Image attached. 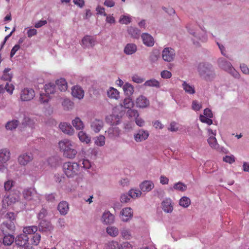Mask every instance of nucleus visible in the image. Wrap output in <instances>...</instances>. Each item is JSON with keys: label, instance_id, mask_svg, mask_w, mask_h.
Masks as SVG:
<instances>
[{"label": "nucleus", "instance_id": "a19ab883", "mask_svg": "<svg viewBox=\"0 0 249 249\" xmlns=\"http://www.w3.org/2000/svg\"><path fill=\"white\" fill-rule=\"evenodd\" d=\"M18 124L19 122L18 121L14 120L7 122L5 125V127L8 130H12L15 129L18 125Z\"/></svg>", "mask_w": 249, "mask_h": 249}, {"label": "nucleus", "instance_id": "79ce46f5", "mask_svg": "<svg viewBox=\"0 0 249 249\" xmlns=\"http://www.w3.org/2000/svg\"><path fill=\"white\" fill-rule=\"evenodd\" d=\"M105 137L100 135L97 137L95 140V144L98 146H103L105 144Z\"/></svg>", "mask_w": 249, "mask_h": 249}, {"label": "nucleus", "instance_id": "09e8293b", "mask_svg": "<svg viewBox=\"0 0 249 249\" xmlns=\"http://www.w3.org/2000/svg\"><path fill=\"white\" fill-rule=\"evenodd\" d=\"M134 106V102L130 98H126L124 100V106L126 108L131 109Z\"/></svg>", "mask_w": 249, "mask_h": 249}, {"label": "nucleus", "instance_id": "c756f323", "mask_svg": "<svg viewBox=\"0 0 249 249\" xmlns=\"http://www.w3.org/2000/svg\"><path fill=\"white\" fill-rule=\"evenodd\" d=\"M137 51V46L133 43L127 44L124 49V53L126 54H132Z\"/></svg>", "mask_w": 249, "mask_h": 249}, {"label": "nucleus", "instance_id": "f3484780", "mask_svg": "<svg viewBox=\"0 0 249 249\" xmlns=\"http://www.w3.org/2000/svg\"><path fill=\"white\" fill-rule=\"evenodd\" d=\"M11 153L10 151L6 148L0 150V161L6 163L10 159Z\"/></svg>", "mask_w": 249, "mask_h": 249}, {"label": "nucleus", "instance_id": "cd10ccee", "mask_svg": "<svg viewBox=\"0 0 249 249\" xmlns=\"http://www.w3.org/2000/svg\"><path fill=\"white\" fill-rule=\"evenodd\" d=\"M55 85L61 91H65L68 88L67 83L64 78H60L56 80Z\"/></svg>", "mask_w": 249, "mask_h": 249}, {"label": "nucleus", "instance_id": "603ef678", "mask_svg": "<svg viewBox=\"0 0 249 249\" xmlns=\"http://www.w3.org/2000/svg\"><path fill=\"white\" fill-rule=\"evenodd\" d=\"M48 214L47 211L45 208H42L37 214V217L40 221L45 220V217Z\"/></svg>", "mask_w": 249, "mask_h": 249}, {"label": "nucleus", "instance_id": "ea45409f", "mask_svg": "<svg viewBox=\"0 0 249 249\" xmlns=\"http://www.w3.org/2000/svg\"><path fill=\"white\" fill-rule=\"evenodd\" d=\"M123 89L125 94L128 96L132 95L134 92L133 87L128 83H126L124 85Z\"/></svg>", "mask_w": 249, "mask_h": 249}, {"label": "nucleus", "instance_id": "e2e57ef3", "mask_svg": "<svg viewBox=\"0 0 249 249\" xmlns=\"http://www.w3.org/2000/svg\"><path fill=\"white\" fill-rule=\"evenodd\" d=\"M108 249H120V245L117 241H112L109 243Z\"/></svg>", "mask_w": 249, "mask_h": 249}, {"label": "nucleus", "instance_id": "c85d7f7f", "mask_svg": "<svg viewBox=\"0 0 249 249\" xmlns=\"http://www.w3.org/2000/svg\"><path fill=\"white\" fill-rule=\"evenodd\" d=\"M45 94L50 96L56 92V86L54 84L49 83L44 86Z\"/></svg>", "mask_w": 249, "mask_h": 249}, {"label": "nucleus", "instance_id": "0e129e2a", "mask_svg": "<svg viewBox=\"0 0 249 249\" xmlns=\"http://www.w3.org/2000/svg\"><path fill=\"white\" fill-rule=\"evenodd\" d=\"M4 88L9 93L12 94L13 93L15 87L12 84H9L7 83L5 86Z\"/></svg>", "mask_w": 249, "mask_h": 249}, {"label": "nucleus", "instance_id": "39448f33", "mask_svg": "<svg viewBox=\"0 0 249 249\" xmlns=\"http://www.w3.org/2000/svg\"><path fill=\"white\" fill-rule=\"evenodd\" d=\"M35 96V92L33 89L24 88L22 89L20 94V99L22 101H29Z\"/></svg>", "mask_w": 249, "mask_h": 249}, {"label": "nucleus", "instance_id": "0eeeda50", "mask_svg": "<svg viewBox=\"0 0 249 249\" xmlns=\"http://www.w3.org/2000/svg\"><path fill=\"white\" fill-rule=\"evenodd\" d=\"M162 56L164 61L171 62L173 60L175 56V50L171 48H165L162 51Z\"/></svg>", "mask_w": 249, "mask_h": 249}, {"label": "nucleus", "instance_id": "9d476101", "mask_svg": "<svg viewBox=\"0 0 249 249\" xmlns=\"http://www.w3.org/2000/svg\"><path fill=\"white\" fill-rule=\"evenodd\" d=\"M16 244L20 248L24 246L29 243V237L25 233H21L15 238Z\"/></svg>", "mask_w": 249, "mask_h": 249}, {"label": "nucleus", "instance_id": "69168bd1", "mask_svg": "<svg viewBox=\"0 0 249 249\" xmlns=\"http://www.w3.org/2000/svg\"><path fill=\"white\" fill-rule=\"evenodd\" d=\"M160 75L162 78L166 79L170 78L172 76L171 72L166 70L162 71Z\"/></svg>", "mask_w": 249, "mask_h": 249}, {"label": "nucleus", "instance_id": "49530a36", "mask_svg": "<svg viewBox=\"0 0 249 249\" xmlns=\"http://www.w3.org/2000/svg\"><path fill=\"white\" fill-rule=\"evenodd\" d=\"M190 204V199L186 197L183 196L179 200V205L183 207H188Z\"/></svg>", "mask_w": 249, "mask_h": 249}, {"label": "nucleus", "instance_id": "052dcab7", "mask_svg": "<svg viewBox=\"0 0 249 249\" xmlns=\"http://www.w3.org/2000/svg\"><path fill=\"white\" fill-rule=\"evenodd\" d=\"M223 160L226 162L231 164L235 161V158L233 155L226 156L223 158Z\"/></svg>", "mask_w": 249, "mask_h": 249}, {"label": "nucleus", "instance_id": "2f4dec72", "mask_svg": "<svg viewBox=\"0 0 249 249\" xmlns=\"http://www.w3.org/2000/svg\"><path fill=\"white\" fill-rule=\"evenodd\" d=\"M106 231L109 236L112 237L117 236L119 233L118 229L115 226H109L107 227Z\"/></svg>", "mask_w": 249, "mask_h": 249}, {"label": "nucleus", "instance_id": "6e6552de", "mask_svg": "<svg viewBox=\"0 0 249 249\" xmlns=\"http://www.w3.org/2000/svg\"><path fill=\"white\" fill-rule=\"evenodd\" d=\"M33 155L31 153H24L21 154L18 158V160L21 165H26L33 160Z\"/></svg>", "mask_w": 249, "mask_h": 249}, {"label": "nucleus", "instance_id": "58836bf2", "mask_svg": "<svg viewBox=\"0 0 249 249\" xmlns=\"http://www.w3.org/2000/svg\"><path fill=\"white\" fill-rule=\"evenodd\" d=\"M72 124L73 126L76 129H82L84 128V125L83 124V122L81 121V120L78 118L76 117L75 119H74L72 122Z\"/></svg>", "mask_w": 249, "mask_h": 249}, {"label": "nucleus", "instance_id": "a18cd8bd", "mask_svg": "<svg viewBox=\"0 0 249 249\" xmlns=\"http://www.w3.org/2000/svg\"><path fill=\"white\" fill-rule=\"evenodd\" d=\"M128 193L129 196L133 198L140 197L142 195V192L138 189H131Z\"/></svg>", "mask_w": 249, "mask_h": 249}, {"label": "nucleus", "instance_id": "13d9d810", "mask_svg": "<svg viewBox=\"0 0 249 249\" xmlns=\"http://www.w3.org/2000/svg\"><path fill=\"white\" fill-rule=\"evenodd\" d=\"M14 182L12 180H8L4 183V189L5 191H9L13 186Z\"/></svg>", "mask_w": 249, "mask_h": 249}, {"label": "nucleus", "instance_id": "4468645a", "mask_svg": "<svg viewBox=\"0 0 249 249\" xmlns=\"http://www.w3.org/2000/svg\"><path fill=\"white\" fill-rule=\"evenodd\" d=\"M82 44L86 48L93 47L95 45V40L91 36H86L82 40Z\"/></svg>", "mask_w": 249, "mask_h": 249}, {"label": "nucleus", "instance_id": "864d4df0", "mask_svg": "<svg viewBox=\"0 0 249 249\" xmlns=\"http://www.w3.org/2000/svg\"><path fill=\"white\" fill-rule=\"evenodd\" d=\"M5 217L11 222H15L16 220V215L13 212H8L5 215Z\"/></svg>", "mask_w": 249, "mask_h": 249}, {"label": "nucleus", "instance_id": "7ed1b4c3", "mask_svg": "<svg viewBox=\"0 0 249 249\" xmlns=\"http://www.w3.org/2000/svg\"><path fill=\"white\" fill-rule=\"evenodd\" d=\"M78 169L79 165L75 162H67L63 165V170L68 178H72L76 175Z\"/></svg>", "mask_w": 249, "mask_h": 249}, {"label": "nucleus", "instance_id": "4c0bfd02", "mask_svg": "<svg viewBox=\"0 0 249 249\" xmlns=\"http://www.w3.org/2000/svg\"><path fill=\"white\" fill-rule=\"evenodd\" d=\"M182 87L185 91L188 94H193L195 93V88L187 84L185 81H184L182 84Z\"/></svg>", "mask_w": 249, "mask_h": 249}, {"label": "nucleus", "instance_id": "423d86ee", "mask_svg": "<svg viewBox=\"0 0 249 249\" xmlns=\"http://www.w3.org/2000/svg\"><path fill=\"white\" fill-rule=\"evenodd\" d=\"M218 63L219 66L224 70L229 72H232L233 75L236 77L238 78L239 74V73L235 71V70L232 67L231 63L228 62L223 59H219L218 60Z\"/></svg>", "mask_w": 249, "mask_h": 249}, {"label": "nucleus", "instance_id": "dca6fc26", "mask_svg": "<svg viewBox=\"0 0 249 249\" xmlns=\"http://www.w3.org/2000/svg\"><path fill=\"white\" fill-rule=\"evenodd\" d=\"M120 129L117 127H111L108 128L107 131H106L107 133V137L110 139H115L120 134Z\"/></svg>", "mask_w": 249, "mask_h": 249}, {"label": "nucleus", "instance_id": "473e14b6", "mask_svg": "<svg viewBox=\"0 0 249 249\" xmlns=\"http://www.w3.org/2000/svg\"><path fill=\"white\" fill-rule=\"evenodd\" d=\"M107 96L111 99H118L119 98V92L113 88H110L107 91Z\"/></svg>", "mask_w": 249, "mask_h": 249}, {"label": "nucleus", "instance_id": "ddd939ff", "mask_svg": "<svg viewBox=\"0 0 249 249\" xmlns=\"http://www.w3.org/2000/svg\"><path fill=\"white\" fill-rule=\"evenodd\" d=\"M162 209L166 213H171L173 210V202L170 198H166L161 203Z\"/></svg>", "mask_w": 249, "mask_h": 249}, {"label": "nucleus", "instance_id": "8fccbe9b", "mask_svg": "<svg viewBox=\"0 0 249 249\" xmlns=\"http://www.w3.org/2000/svg\"><path fill=\"white\" fill-rule=\"evenodd\" d=\"M208 142L210 146L213 148H216L217 147V142L216 139L214 136H210L208 139Z\"/></svg>", "mask_w": 249, "mask_h": 249}, {"label": "nucleus", "instance_id": "a878e982", "mask_svg": "<svg viewBox=\"0 0 249 249\" xmlns=\"http://www.w3.org/2000/svg\"><path fill=\"white\" fill-rule=\"evenodd\" d=\"M211 68V66L210 65L202 63L199 64L198 71L200 75H204L210 71Z\"/></svg>", "mask_w": 249, "mask_h": 249}, {"label": "nucleus", "instance_id": "f704fd0d", "mask_svg": "<svg viewBox=\"0 0 249 249\" xmlns=\"http://www.w3.org/2000/svg\"><path fill=\"white\" fill-rule=\"evenodd\" d=\"M37 231V227L35 226H27L25 227L23 229V233H25L26 235L28 234H34Z\"/></svg>", "mask_w": 249, "mask_h": 249}, {"label": "nucleus", "instance_id": "bb28decb", "mask_svg": "<svg viewBox=\"0 0 249 249\" xmlns=\"http://www.w3.org/2000/svg\"><path fill=\"white\" fill-rule=\"evenodd\" d=\"M102 219L107 224H112L114 221V216L109 212H105L103 214Z\"/></svg>", "mask_w": 249, "mask_h": 249}, {"label": "nucleus", "instance_id": "412c9836", "mask_svg": "<svg viewBox=\"0 0 249 249\" xmlns=\"http://www.w3.org/2000/svg\"><path fill=\"white\" fill-rule=\"evenodd\" d=\"M142 38L143 44L149 47L153 46L154 44V41L153 37L148 34L144 33L142 35Z\"/></svg>", "mask_w": 249, "mask_h": 249}, {"label": "nucleus", "instance_id": "5fc2aeb1", "mask_svg": "<svg viewBox=\"0 0 249 249\" xmlns=\"http://www.w3.org/2000/svg\"><path fill=\"white\" fill-rule=\"evenodd\" d=\"M50 99V96L44 93H40L39 101L41 103H47Z\"/></svg>", "mask_w": 249, "mask_h": 249}, {"label": "nucleus", "instance_id": "f8f14e48", "mask_svg": "<svg viewBox=\"0 0 249 249\" xmlns=\"http://www.w3.org/2000/svg\"><path fill=\"white\" fill-rule=\"evenodd\" d=\"M149 133L147 131L140 129L134 135V137L136 142H141L147 139Z\"/></svg>", "mask_w": 249, "mask_h": 249}, {"label": "nucleus", "instance_id": "4d7b16f0", "mask_svg": "<svg viewBox=\"0 0 249 249\" xmlns=\"http://www.w3.org/2000/svg\"><path fill=\"white\" fill-rule=\"evenodd\" d=\"M210 118L202 115L199 117V119L201 122L206 123L208 125H211L213 124V121Z\"/></svg>", "mask_w": 249, "mask_h": 249}, {"label": "nucleus", "instance_id": "e433bc0d", "mask_svg": "<svg viewBox=\"0 0 249 249\" xmlns=\"http://www.w3.org/2000/svg\"><path fill=\"white\" fill-rule=\"evenodd\" d=\"M1 231H2V230H3L4 231V229L6 228L9 231H13L15 229V222H11L9 221V222H3L1 226Z\"/></svg>", "mask_w": 249, "mask_h": 249}, {"label": "nucleus", "instance_id": "bf43d9fd", "mask_svg": "<svg viewBox=\"0 0 249 249\" xmlns=\"http://www.w3.org/2000/svg\"><path fill=\"white\" fill-rule=\"evenodd\" d=\"M41 236L38 233H35L32 238L33 243L35 245H37L40 241Z\"/></svg>", "mask_w": 249, "mask_h": 249}, {"label": "nucleus", "instance_id": "c9c22d12", "mask_svg": "<svg viewBox=\"0 0 249 249\" xmlns=\"http://www.w3.org/2000/svg\"><path fill=\"white\" fill-rule=\"evenodd\" d=\"M78 136L79 140L82 142H85L86 143H89L90 142V137L88 136L85 132L82 131H81L78 133Z\"/></svg>", "mask_w": 249, "mask_h": 249}, {"label": "nucleus", "instance_id": "6e6d98bb", "mask_svg": "<svg viewBox=\"0 0 249 249\" xmlns=\"http://www.w3.org/2000/svg\"><path fill=\"white\" fill-rule=\"evenodd\" d=\"M131 21V18L127 16H122L119 19V22L121 24H128L130 23Z\"/></svg>", "mask_w": 249, "mask_h": 249}, {"label": "nucleus", "instance_id": "9b49d317", "mask_svg": "<svg viewBox=\"0 0 249 249\" xmlns=\"http://www.w3.org/2000/svg\"><path fill=\"white\" fill-rule=\"evenodd\" d=\"M136 105L138 107L145 108L149 106V101L145 96L140 95L136 100Z\"/></svg>", "mask_w": 249, "mask_h": 249}, {"label": "nucleus", "instance_id": "de8ad7c7", "mask_svg": "<svg viewBox=\"0 0 249 249\" xmlns=\"http://www.w3.org/2000/svg\"><path fill=\"white\" fill-rule=\"evenodd\" d=\"M144 85L145 86H149V87H155L159 88L160 87V83L159 81L155 79H151L149 80L146 81L144 83Z\"/></svg>", "mask_w": 249, "mask_h": 249}, {"label": "nucleus", "instance_id": "20e7f679", "mask_svg": "<svg viewBox=\"0 0 249 249\" xmlns=\"http://www.w3.org/2000/svg\"><path fill=\"white\" fill-rule=\"evenodd\" d=\"M19 195L18 193H12L7 196H4L2 201V207L7 209L19 200Z\"/></svg>", "mask_w": 249, "mask_h": 249}, {"label": "nucleus", "instance_id": "338daca9", "mask_svg": "<svg viewBox=\"0 0 249 249\" xmlns=\"http://www.w3.org/2000/svg\"><path fill=\"white\" fill-rule=\"evenodd\" d=\"M130 197L129 196V194L128 195L123 194L121 196L120 200L122 203H127L129 201Z\"/></svg>", "mask_w": 249, "mask_h": 249}, {"label": "nucleus", "instance_id": "b1692460", "mask_svg": "<svg viewBox=\"0 0 249 249\" xmlns=\"http://www.w3.org/2000/svg\"><path fill=\"white\" fill-rule=\"evenodd\" d=\"M58 210L62 215H66L69 210V204L65 201L60 202L57 207Z\"/></svg>", "mask_w": 249, "mask_h": 249}, {"label": "nucleus", "instance_id": "f257e3e1", "mask_svg": "<svg viewBox=\"0 0 249 249\" xmlns=\"http://www.w3.org/2000/svg\"><path fill=\"white\" fill-rule=\"evenodd\" d=\"M61 151H63L64 156L69 159L75 158L77 151L72 148V142L68 139H64L58 143Z\"/></svg>", "mask_w": 249, "mask_h": 249}, {"label": "nucleus", "instance_id": "aec40b11", "mask_svg": "<svg viewBox=\"0 0 249 249\" xmlns=\"http://www.w3.org/2000/svg\"><path fill=\"white\" fill-rule=\"evenodd\" d=\"M38 228L40 231H46L52 230V226L49 221L46 220H43L39 222Z\"/></svg>", "mask_w": 249, "mask_h": 249}, {"label": "nucleus", "instance_id": "680f3d73", "mask_svg": "<svg viewBox=\"0 0 249 249\" xmlns=\"http://www.w3.org/2000/svg\"><path fill=\"white\" fill-rule=\"evenodd\" d=\"M202 107L201 104L197 101L194 100L192 102V109L196 111L199 110Z\"/></svg>", "mask_w": 249, "mask_h": 249}, {"label": "nucleus", "instance_id": "f03ea898", "mask_svg": "<svg viewBox=\"0 0 249 249\" xmlns=\"http://www.w3.org/2000/svg\"><path fill=\"white\" fill-rule=\"evenodd\" d=\"M22 195L26 200L31 201L34 204L38 203L40 201L41 196L34 188L25 189L22 192Z\"/></svg>", "mask_w": 249, "mask_h": 249}, {"label": "nucleus", "instance_id": "393cba45", "mask_svg": "<svg viewBox=\"0 0 249 249\" xmlns=\"http://www.w3.org/2000/svg\"><path fill=\"white\" fill-rule=\"evenodd\" d=\"M121 236L124 240H130L132 238V234L130 229L124 227L120 230Z\"/></svg>", "mask_w": 249, "mask_h": 249}, {"label": "nucleus", "instance_id": "7c9ffc66", "mask_svg": "<svg viewBox=\"0 0 249 249\" xmlns=\"http://www.w3.org/2000/svg\"><path fill=\"white\" fill-rule=\"evenodd\" d=\"M192 34L197 39L202 42H205L207 40L206 32L203 30L194 32Z\"/></svg>", "mask_w": 249, "mask_h": 249}, {"label": "nucleus", "instance_id": "774afa93", "mask_svg": "<svg viewBox=\"0 0 249 249\" xmlns=\"http://www.w3.org/2000/svg\"><path fill=\"white\" fill-rule=\"evenodd\" d=\"M122 249H132V245L128 242H124L121 244Z\"/></svg>", "mask_w": 249, "mask_h": 249}, {"label": "nucleus", "instance_id": "6ab92c4d", "mask_svg": "<svg viewBox=\"0 0 249 249\" xmlns=\"http://www.w3.org/2000/svg\"><path fill=\"white\" fill-rule=\"evenodd\" d=\"M71 94L73 97L81 99L84 97V91L80 87L76 86L72 88Z\"/></svg>", "mask_w": 249, "mask_h": 249}, {"label": "nucleus", "instance_id": "4be33fe9", "mask_svg": "<svg viewBox=\"0 0 249 249\" xmlns=\"http://www.w3.org/2000/svg\"><path fill=\"white\" fill-rule=\"evenodd\" d=\"M59 127L62 132L65 134L72 135L73 133V129L70 124L66 123H61Z\"/></svg>", "mask_w": 249, "mask_h": 249}, {"label": "nucleus", "instance_id": "a211bd4d", "mask_svg": "<svg viewBox=\"0 0 249 249\" xmlns=\"http://www.w3.org/2000/svg\"><path fill=\"white\" fill-rule=\"evenodd\" d=\"M103 122L100 120L95 119L91 123V128L95 133H98L103 127Z\"/></svg>", "mask_w": 249, "mask_h": 249}, {"label": "nucleus", "instance_id": "2eb2a0df", "mask_svg": "<svg viewBox=\"0 0 249 249\" xmlns=\"http://www.w3.org/2000/svg\"><path fill=\"white\" fill-rule=\"evenodd\" d=\"M132 216L133 211L130 208H125L121 211V218L123 221L127 222Z\"/></svg>", "mask_w": 249, "mask_h": 249}, {"label": "nucleus", "instance_id": "3c124183", "mask_svg": "<svg viewBox=\"0 0 249 249\" xmlns=\"http://www.w3.org/2000/svg\"><path fill=\"white\" fill-rule=\"evenodd\" d=\"M174 188L176 190L183 192L186 190L187 186L184 183L178 182L174 184Z\"/></svg>", "mask_w": 249, "mask_h": 249}, {"label": "nucleus", "instance_id": "1a4fd4ad", "mask_svg": "<svg viewBox=\"0 0 249 249\" xmlns=\"http://www.w3.org/2000/svg\"><path fill=\"white\" fill-rule=\"evenodd\" d=\"M2 235H0V242L2 240V243L5 246L11 245L15 241L14 235L11 234H7L6 232L2 230Z\"/></svg>", "mask_w": 249, "mask_h": 249}, {"label": "nucleus", "instance_id": "37998d69", "mask_svg": "<svg viewBox=\"0 0 249 249\" xmlns=\"http://www.w3.org/2000/svg\"><path fill=\"white\" fill-rule=\"evenodd\" d=\"M10 71V69H5L3 71V74L1 77V79L4 81H10L12 78V74L9 73Z\"/></svg>", "mask_w": 249, "mask_h": 249}, {"label": "nucleus", "instance_id": "5701e85b", "mask_svg": "<svg viewBox=\"0 0 249 249\" xmlns=\"http://www.w3.org/2000/svg\"><path fill=\"white\" fill-rule=\"evenodd\" d=\"M154 187V183L149 180H145L140 185L141 190L143 192H149Z\"/></svg>", "mask_w": 249, "mask_h": 249}, {"label": "nucleus", "instance_id": "72a5a7b5", "mask_svg": "<svg viewBox=\"0 0 249 249\" xmlns=\"http://www.w3.org/2000/svg\"><path fill=\"white\" fill-rule=\"evenodd\" d=\"M128 33L134 38H138L140 35V31L136 28L130 27L128 29Z\"/></svg>", "mask_w": 249, "mask_h": 249}, {"label": "nucleus", "instance_id": "c03bdc74", "mask_svg": "<svg viewBox=\"0 0 249 249\" xmlns=\"http://www.w3.org/2000/svg\"><path fill=\"white\" fill-rule=\"evenodd\" d=\"M127 116L130 119H135L139 117V114L138 111L136 109H129L126 112Z\"/></svg>", "mask_w": 249, "mask_h": 249}]
</instances>
